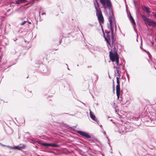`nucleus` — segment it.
Instances as JSON below:
<instances>
[{
    "label": "nucleus",
    "instance_id": "4",
    "mask_svg": "<svg viewBox=\"0 0 156 156\" xmlns=\"http://www.w3.org/2000/svg\"><path fill=\"white\" fill-rule=\"evenodd\" d=\"M119 78L118 77H116L117 85L116 86V93L118 99H119L120 93V87Z\"/></svg>",
    "mask_w": 156,
    "mask_h": 156
},
{
    "label": "nucleus",
    "instance_id": "24",
    "mask_svg": "<svg viewBox=\"0 0 156 156\" xmlns=\"http://www.w3.org/2000/svg\"><path fill=\"white\" fill-rule=\"evenodd\" d=\"M100 127H101V128H102V125H100Z\"/></svg>",
    "mask_w": 156,
    "mask_h": 156
},
{
    "label": "nucleus",
    "instance_id": "30",
    "mask_svg": "<svg viewBox=\"0 0 156 156\" xmlns=\"http://www.w3.org/2000/svg\"><path fill=\"white\" fill-rule=\"evenodd\" d=\"M25 41V42L26 43V42H27V41Z\"/></svg>",
    "mask_w": 156,
    "mask_h": 156
},
{
    "label": "nucleus",
    "instance_id": "9",
    "mask_svg": "<svg viewBox=\"0 0 156 156\" xmlns=\"http://www.w3.org/2000/svg\"><path fill=\"white\" fill-rule=\"evenodd\" d=\"M119 129L121 133H125L126 131L125 127L124 125H122L121 126H120L119 128Z\"/></svg>",
    "mask_w": 156,
    "mask_h": 156
},
{
    "label": "nucleus",
    "instance_id": "17",
    "mask_svg": "<svg viewBox=\"0 0 156 156\" xmlns=\"http://www.w3.org/2000/svg\"><path fill=\"white\" fill-rule=\"evenodd\" d=\"M30 141L31 143L33 144H35L36 143V141L35 140L33 139H31L30 140Z\"/></svg>",
    "mask_w": 156,
    "mask_h": 156
},
{
    "label": "nucleus",
    "instance_id": "7",
    "mask_svg": "<svg viewBox=\"0 0 156 156\" xmlns=\"http://www.w3.org/2000/svg\"><path fill=\"white\" fill-rule=\"evenodd\" d=\"M90 118L92 119L93 120L96 122L98 124L99 123V121L96 118V116L92 114L91 111H90Z\"/></svg>",
    "mask_w": 156,
    "mask_h": 156
},
{
    "label": "nucleus",
    "instance_id": "19",
    "mask_svg": "<svg viewBox=\"0 0 156 156\" xmlns=\"http://www.w3.org/2000/svg\"><path fill=\"white\" fill-rule=\"evenodd\" d=\"M113 90L114 91V90H115V85H114V83L113 81Z\"/></svg>",
    "mask_w": 156,
    "mask_h": 156
},
{
    "label": "nucleus",
    "instance_id": "21",
    "mask_svg": "<svg viewBox=\"0 0 156 156\" xmlns=\"http://www.w3.org/2000/svg\"><path fill=\"white\" fill-rule=\"evenodd\" d=\"M115 30H116V25L115 24Z\"/></svg>",
    "mask_w": 156,
    "mask_h": 156
},
{
    "label": "nucleus",
    "instance_id": "32",
    "mask_svg": "<svg viewBox=\"0 0 156 156\" xmlns=\"http://www.w3.org/2000/svg\"><path fill=\"white\" fill-rule=\"evenodd\" d=\"M2 56V55H1V56H0V58H1Z\"/></svg>",
    "mask_w": 156,
    "mask_h": 156
},
{
    "label": "nucleus",
    "instance_id": "14",
    "mask_svg": "<svg viewBox=\"0 0 156 156\" xmlns=\"http://www.w3.org/2000/svg\"><path fill=\"white\" fill-rule=\"evenodd\" d=\"M50 146L53 147H58L59 145L55 143H50Z\"/></svg>",
    "mask_w": 156,
    "mask_h": 156
},
{
    "label": "nucleus",
    "instance_id": "31",
    "mask_svg": "<svg viewBox=\"0 0 156 156\" xmlns=\"http://www.w3.org/2000/svg\"><path fill=\"white\" fill-rule=\"evenodd\" d=\"M27 43H29V42L28 41H27Z\"/></svg>",
    "mask_w": 156,
    "mask_h": 156
},
{
    "label": "nucleus",
    "instance_id": "23",
    "mask_svg": "<svg viewBox=\"0 0 156 156\" xmlns=\"http://www.w3.org/2000/svg\"><path fill=\"white\" fill-rule=\"evenodd\" d=\"M104 134L105 135H106V133H105V132H104Z\"/></svg>",
    "mask_w": 156,
    "mask_h": 156
},
{
    "label": "nucleus",
    "instance_id": "20",
    "mask_svg": "<svg viewBox=\"0 0 156 156\" xmlns=\"http://www.w3.org/2000/svg\"><path fill=\"white\" fill-rule=\"evenodd\" d=\"M153 13L154 14L153 16L156 18V13L153 12Z\"/></svg>",
    "mask_w": 156,
    "mask_h": 156
},
{
    "label": "nucleus",
    "instance_id": "1",
    "mask_svg": "<svg viewBox=\"0 0 156 156\" xmlns=\"http://www.w3.org/2000/svg\"><path fill=\"white\" fill-rule=\"evenodd\" d=\"M104 37L109 49H111V51L109 52L110 59L112 62H115L117 66H114V67L116 69V70H119L120 67L119 66V58L117 52L118 45L117 42L113 35H112L111 38L110 33L107 32L106 36H104Z\"/></svg>",
    "mask_w": 156,
    "mask_h": 156
},
{
    "label": "nucleus",
    "instance_id": "28",
    "mask_svg": "<svg viewBox=\"0 0 156 156\" xmlns=\"http://www.w3.org/2000/svg\"><path fill=\"white\" fill-rule=\"evenodd\" d=\"M2 145L3 146H5V145Z\"/></svg>",
    "mask_w": 156,
    "mask_h": 156
},
{
    "label": "nucleus",
    "instance_id": "29",
    "mask_svg": "<svg viewBox=\"0 0 156 156\" xmlns=\"http://www.w3.org/2000/svg\"><path fill=\"white\" fill-rule=\"evenodd\" d=\"M25 41V42L26 43V42H27V41Z\"/></svg>",
    "mask_w": 156,
    "mask_h": 156
},
{
    "label": "nucleus",
    "instance_id": "10",
    "mask_svg": "<svg viewBox=\"0 0 156 156\" xmlns=\"http://www.w3.org/2000/svg\"><path fill=\"white\" fill-rule=\"evenodd\" d=\"M143 9L144 11H146L148 14H149L151 13L149 8L145 6L143 8Z\"/></svg>",
    "mask_w": 156,
    "mask_h": 156
},
{
    "label": "nucleus",
    "instance_id": "2",
    "mask_svg": "<svg viewBox=\"0 0 156 156\" xmlns=\"http://www.w3.org/2000/svg\"><path fill=\"white\" fill-rule=\"evenodd\" d=\"M100 1L105 9H106V5L109 9L110 14V16L108 17V19L110 23V29L111 31V35H113V25L114 24V23L115 24V18L112 10V3L110 0H100Z\"/></svg>",
    "mask_w": 156,
    "mask_h": 156
},
{
    "label": "nucleus",
    "instance_id": "25",
    "mask_svg": "<svg viewBox=\"0 0 156 156\" xmlns=\"http://www.w3.org/2000/svg\"><path fill=\"white\" fill-rule=\"evenodd\" d=\"M29 24H31V23L30 22H29Z\"/></svg>",
    "mask_w": 156,
    "mask_h": 156
},
{
    "label": "nucleus",
    "instance_id": "27",
    "mask_svg": "<svg viewBox=\"0 0 156 156\" xmlns=\"http://www.w3.org/2000/svg\"><path fill=\"white\" fill-rule=\"evenodd\" d=\"M110 121H112V119H111V120H110Z\"/></svg>",
    "mask_w": 156,
    "mask_h": 156
},
{
    "label": "nucleus",
    "instance_id": "18",
    "mask_svg": "<svg viewBox=\"0 0 156 156\" xmlns=\"http://www.w3.org/2000/svg\"><path fill=\"white\" fill-rule=\"evenodd\" d=\"M26 22H27V21H24L23 22H22L21 23V25H24Z\"/></svg>",
    "mask_w": 156,
    "mask_h": 156
},
{
    "label": "nucleus",
    "instance_id": "11",
    "mask_svg": "<svg viewBox=\"0 0 156 156\" xmlns=\"http://www.w3.org/2000/svg\"><path fill=\"white\" fill-rule=\"evenodd\" d=\"M141 16L143 20L147 23L148 21L150 19L147 18L146 16L144 15H142Z\"/></svg>",
    "mask_w": 156,
    "mask_h": 156
},
{
    "label": "nucleus",
    "instance_id": "13",
    "mask_svg": "<svg viewBox=\"0 0 156 156\" xmlns=\"http://www.w3.org/2000/svg\"><path fill=\"white\" fill-rule=\"evenodd\" d=\"M26 0H16V4H20L25 2Z\"/></svg>",
    "mask_w": 156,
    "mask_h": 156
},
{
    "label": "nucleus",
    "instance_id": "8",
    "mask_svg": "<svg viewBox=\"0 0 156 156\" xmlns=\"http://www.w3.org/2000/svg\"><path fill=\"white\" fill-rule=\"evenodd\" d=\"M7 147L9 148H11L13 149H17V150H21L23 148V147L22 146H14V147H11L10 146H7Z\"/></svg>",
    "mask_w": 156,
    "mask_h": 156
},
{
    "label": "nucleus",
    "instance_id": "12",
    "mask_svg": "<svg viewBox=\"0 0 156 156\" xmlns=\"http://www.w3.org/2000/svg\"><path fill=\"white\" fill-rule=\"evenodd\" d=\"M130 21L131 22V23H133L135 25H136L135 22L134 21V19L133 17L131 16L130 14V17L129 18Z\"/></svg>",
    "mask_w": 156,
    "mask_h": 156
},
{
    "label": "nucleus",
    "instance_id": "6",
    "mask_svg": "<svg viewBox=\"0 0 156 156\" xmlns=\"http://www.w3.org/2000/svg\"><path fill=\"white\" fill-rule=\"evenodd\" d=\"M147 24L149 26H151L154 27L156 26V22L151 19H150L148 21Z\"/></svg>",
    "mask_w": 156,
    "mask_h": 156
},
{
    "label": "nucleus",
    "instance_id": "16",
    "mask_svg": "<svg viewBox=\"0 0 156 156\" xmlns=\"http://www.w3.org/2000/svg\"><path fill=\"white\" fill-rule=\"evenodd\" d=\"M115 75L117 76V77L119 76L120 74L119 73V70H117L115 71Z\"/></svg>",
    "mask_w": 156,
    "mask_h": 156
},
{
    "label": "nucleus",
    "instance_id": "26",
    "mask_svg": "<svg viewBox=\"0 0 156 156\" xmlns=\"http://www.w3.org/2000/svg\"><path fill=\"white\" fill-rule=\"evenodd\" d=\"M16 40H17V39H16V40H14V41H16Z\"/></svg>",
    "mask_w": 156,
    "mask_h": 156
},
{
    "label": "nucleus",
    "instance_id": "5",
    "mask_svg": "<svg viewBox=\"0 0 156 156\" xmlns=\"http://www.w3.org/2000/svg\"><path fill=\"white\" fill-rule=\"evenodd\" d=\"M77 133L85 137V138H91L90 136L86 132L79 130L77 131Z\"/></svg>",
    "mask_w": 156,
    "mask_h": 156
},
{
    "label": "nucleus",
    "instance_id": "34",
    "mask_svg": "<svg viewBox=\"0 0 156 156\" xmlns=\"http://www.w3.org/2000/svg\"><path fill=\"white\" fill-rule=\"evenodd\" d=\"M107 138L108 139V137H107Z\"/></svg>",
    "mask_w": 156,
    "mask_h": 156
},
{
    "label": "nucleus",
    "instance_id": "3",
    "mask_svg": "<svg viewBox=\"0 0 156 156\" xmlns=\"http://www.w3.org/2000/svg\"><path fill=\"white\" fill-rule=\"evenodd\" d=\"M94 5L96 11V16H97L98 21L100 24L101 25V27H102L101 24L103 23L104 22V18L101 10L100 9H98L97 8L95 4H94Z\"/></svg>",
    "mask_w": 156,
    "mask_h": 156
},
{
    "label": "nucleus",
    "instance_id": "33",
    "mask_svg": "<svg viewBox=\"0 0 156 156\" xmlns=\"http://www.w3.org/2000/svg\"><path fill=\"white\" fill-rule=\"evenodd\" d=\"M96 76L98 78V75H96Z\"/></svg>",
    "mask_w": 156,
    "mask_h": 156
},
{
    "label": "nucleus",
    "instance_id": "22",
    "mask_svg": "<svg viewBox=\"0 0 156 156\" xmlns=\"http://www.w3.org/2000/svg\"><path fill=\"white\" fill-rule=\"evenodd\" d=\"M45 15V13H43L42 14V15Z\"/></svg>",
    "mask_w": 156,
    "mask_h": 156
},
{
    "label": "nucleus",
    "instance_id": "15",
    "mask_svg": "<svg viewBox=\"0 0 156 156\" xmlns=\"http://www.w3.org/2000/svg\"><path fill=\"white\" fill-rule=\"evenodd\" d=\"M41 144L44 147H47L48 146H50V143H42Z\"/></svg>",
    "mask_w": 156,
    "mask_h": 156
}]
</instances>
